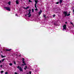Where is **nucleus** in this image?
I'll use <instances>...</instances> for the list:
<instances>
[{
	"instance_id": "f257e3e1",
	"label": "nucleus",
	"mask_w": 74,
	"mask_h": 74,
	"mask_svg": "<svg viewBox=\"0 0 74 74\" xmlns=\"http://www.w3.org/2000/svg\"><path fill=\"white\" fill-rule=\"evenodd\" d=\"M64 14H65V16H68L70 15V14L69 13L68 14V13H67V11H64Z\"/></svg>"
},
{
	"instance_id": "f03ea898",
	"label": "nucleus",
	"mask_w": 74,
	"mask_h": 74,
	"mask_svg": "<svg viewBox=\"0 0 74 74\" xmlns=\"http://www.w3.org/2000/svg\"><path fill=\"white\" fill-rule=\"evenodd\" d=\"M31 12V10L30 9H29L28 10V12L29 13L28 14V16L29 18H30L31 16H32V14H30Z\"/></svg>"
},
{
	"instance_id": "7ed1b4c3",
	"label": "nucleus",
	"mask_w": 74,
	"mask_h": 74,
	"mask_svg": "<svg viewBox=\"0 0 74 74\" xmlns=\"http://www.w3.org/2000/svg\"><path fill=\"white\" fill-rule=\"evenodd\" d=\"M17 68L18 69V70H20V71H23V70H22V67H19V66H18Z\"/></svg>"
},
{
	"instance_id": "20e7f679",
	"label": "nucleus",
	"mask_w": 74,
	"mask_h": 74,
	"mask_svg": "<svg viewBox=\"0 0 74 74\" xmlns=\"http://www.w3.org/2000/svg\"><path fill=\"white\" fill-rule=\"evenodd\" d=\"M5 8L6 10L10 11V8L5 7Z\"/></svg>"
},
{
	"instance_id": "39448f33",
	"label": "nucleus",
	"mask_w": 74,
	"mask_h": 74,
	"mask_svg": "<svg viewBox=\"0 0 74 74\" xmlns=\"http://www.w3.org/2000/svg\"><path fill=\"white\" fill-rule=\"evenodd\" d=\"M63 27L64 28L63 29V30H64H64H66V25H64L63 26Z\"/></svg>"
},
{
	"instance_id": "423d86ee",
	"label": "nucleus",
	"mask_w": 74,
	"mask_h": 74,
	"mask_svg": "<svg viewBox=\"0 0 74 74\" xmlns=\"http://www.w3.org/2000/svg\"><path fill=\"white\" fill-rule=\"evenodd\" d=\"M12 49H6V51H11Z\"/></svg>"
},
{
	"instance_id": "0eeeda50",
	"label": "nucleus",
	"mask_w": 74,
	"mask_h": 74,
	"mask_svg": "<svg viewBox=\"0 0 74 74\" xmlns=\"http://www.w3.org/2000/svg\"><path fill=\"white\" fill-rule=\"evenodd\" d=\"M16 2L17 4H19V1L18 0H16Z\"/></svg>"
},
{
	"instance_id": "6e6552de",
	"label": "nucleus",
	"mask_w": 74,
	"mask_h": 74,
	"mask_svg": "<svg viewBox=\"0 0 74 74\" xmlns=\"http://www.w3.org/2000/svg\"><path fill=\"white\" fill-rule=\"evenodd\" d=\"M38 1L35 0V3H36L35 4H37V3H38Z\"/></svg>"
},
{
	"instance_id": "1a4fd4ad",
	"label": "nucleus",
	"mask_w": 74,
	"mask_h": 74,
	"mask_svg": "<svg viewBox=\"0 0 74 74\" xmlns=\"http://www.w3.org/2000/svg\"><path fill=\"white\" fill-rule=\"evenodd\" d=\"M41 12H42V11L41 10H40L39 11V12L38 13V14H39V15H40V14H41Z\"/></svg>"
},
{
	"instance_id": "9d476101",
	"label": "nucleus",
	"mask_w": 74,
	"mask_h": 74,
	"mask_svg": "<svg viewBox=\"0 0 74 74\" xmlns=\"http://www.w3.org/2000/svg\"><path fill=\"white\" fill-rule=\"evenodd\" d=\"M27 68V66H25V67L24 68V70H26V69Z\"/></svg>"
},
{
	"instance_id": "9b49d317",
	"label": "nucleus",
	"mask_w": 74,
	"mask_h": 74,
	"mask_svg": "<svg viewBox=\"0 0 74 74\" xmlns=\"http://www.w3.org/2000/svg\"><path fill=\"white\" fill-rule=\"evenodd\" d=\"M62 3V0H60V4H61V3Z\"/></svg>"
},
{
	"instance_id": "f8f14e48",
	"label": "nucleus",
	"mask_w": 74,
	"mask_h": 74,
	"mask_svg": "<svg viewBox=\"0 0 74 74\" xmlns=\"http://www.w3.org/2000/svg\"><path fill=\"white\" fill-rule=\"evenodd\" d=\"M36 5H37V4H35V7L36 8H37V6H36Z\"/></svg>"
},
{
	"instance_id": "ddd939ff",
	"label": "nucleus",
	"mask_w": 74,
	"mask_h": 74,
	"mask_svg": "<svg viewBox=\"0 0 74 74\" xmlns=\"http://www.w3.org/2000/svg\"><path fill=\"white\" fill-rule=\"evenodd\" d=\"M1 57L2 58H5V56H3V55H1Z\"/></svg>"
},
{
	"instance_id": "4468645a",
	"label": "nucleus",
	"mask_w": 74,
	"mask_h": 74,
	"mask_svg": "<svg viewBox=\"0 0 74 74\" xmlns=\"http://www.w3.org/2000/svg\"><path fill=\"white\" fill-rule=\"evenodd\" d=\"M9 64L10 66H12V63H9Z\"/></svg>"
},
{
	"instance_id": "2eb2a0df",
	"label": "nucleus",
	"mask_w": 74,
	"mask_h": 74,
	"mask_svg": "<svg viewBox=\"0 0 74 74\" xmlns=\"http://www.w3.org/2000/svg\"><path fill=\"white\" fill-rule=\"evenodd\" d=\"M3 72H4V71H1V74H2V73H3Z\"/></svg>"
},
{
	"instance_id": "dca6fc26",
	"label": "nucleus",
	"mask_w": 74,
	"mask_h": 74,
	"mask_svg": "<svg viewBox=\"0 0 74 74\" xmlns=\"http://www.w3.org/2000/svg\"><path fill=\"white\" fill-rule=\"evenodd\" d=\"M11 3V2H9L8 3V4H9V5H10V4Z\"/></svg>"
},
{
	"instance_id": "f3484780",
	"label": "nucleus",
	"mask_w": 74,
	"mask_h": 74,
	"mask_svg": "<svg viewBox=\"0 0 74 74\" xmlns=\"http://www.w3.org/2000/svg\"><path fill=\"white\" fill-rule=\"evenodd\" d=\"M32 12H34V9H32Z\"/></svg>"
},
{
	"instance_id": "a211bd4d",
	"label": "nucleus",
	"mask_w": 74,
	"mask_h": 74,
	"mask_svg": "<svg viewBox=\"0 0 74 74\" xmlns=\"http://www.w3.org/2000/svg\"><path fill=\"white\" fill-rule=\"evenodd\" d=\"M43 16H44V17H46V16L45 15V14H44Z\"/></svg>"
},
{
	"instance_id": "6ab92c4d",
	"label": "nucleus",
	"mask_w": 74,
	"mask_h": 74,
	"mask_svg": "<svg viewBox=\"0 0 74 74\" xmlns=\"http://www.w3.org/2000/svg\"><path fill=\"white\" fill-rule=\"evenodd\" d=\"M29 2L30 3V2H32V1L30 0H29Z\"/></svg>"
},
{
	"instance_id": "aec40b11",
	"label": "nucleus",
	"mask_w": 74,
	"mask_h": 74,
	"mask_svg": "<svg viewBox=\"0 0 74 74\" xmlns=\"http://www.w3.org/2000/svg\"><path fill=\"white\" fill-rule=\"evenodd\" d=\"M35 11H38V9L37 8H36V9H35Z\"/></svg>"
},
{
	"instance_id": "412c9836",
	"label": "nucleus",
	"mask_w": 74,
	"mask_h": 74,
	"mask_svg": "<svg viewBox=\"0 0 74 74\" xmlns=\"http://www.w3.org/2000/svg\"><path fill=\"white\" fill-rule=\"evenodd\" d=\"M14 64H16V63L15 62V61H14Z\"/></svg>"
},
{
	"instance_id": "4be33fe9",
	"label": "nucleus",
	"mask_w": 74,
	"mask_h": 74,
	"mask_svg": "<svg viewBox=\"0 0 74 74\" xmlns=\"http://www.w3.org/2000/svg\"><path fill=\"white\" fill-rule=\"evenodd\" d=\"M22 66H24V65H26V64L25 63H24V64H22Z\"/></svg>"
},
{
	"instance_id": "5701e85b",
	"label": "nucleus",
	"mask_w": 74,
	"mask_h": 74,
	"mask_svg": "<svg viewBox=\"0 0 74 74\" xmlns=\"http://www.w3.org/2000/svg\"><path fill=\"white\" fill-rule=\"evenodd\" d=\"M5 74H8V72H5Z\"/></svg>"
},
{
	"instance_id": "b1692460",
	"label": "nucleus",
	"mask_w": 74,
	"mask_h": 74,
	"mask_svg": "<svg viewBox=\"0 0 74 74\" xmlns=\"http://www.w3.org/2000/svg\"><path fill=\"white\" fill-rule=\"evenodd\" d=\"M29 8V7H27V8Z\"/></svg>"
},
{
	"instance_id": "393cba45",
	"label": "nucleus",
	"mask_w": 74,
	"mask_h": 74,
	"mask_svg": "<svg viewBox=\"0 0 74 74\" xmlns=\"http://www.w3.org/2000/svg\"><path fill=\"white\" fill-rule=\"evenodd\" d=\"M24 60H25V59L24 58H23V60H22L23 61H24Z\"/></svg>"
},
{
	"instance_id": "a878e982",
	"label": "nucleus",
	"mask_w": 74,
	"mask_h": 74,
	"mask_svg": "<svg viewBox=\"0 0 74 74\" xmlns=\"http://www.w3.org/2000/svg\"><path fill=\"white\" fill-rule=\"evenodd\" d=\"M23 63H25V61H23Z\"/></svg>"
},
{
	"instance_id": "bb28decb",
	"label": "nucleus",
	"mask_w": 74,
	"mask_h": 74,
	"mask_svg": "<svg viewBox=\"0 0 74 74\" xmlns=\"http://www.w3.org/2000/svg\"><path fill=\"white\" fill-rule=\"evenodd\" d=\"M4 60H5L4 59H3L2 60V61L3 62V61H4Z\"/></svg>"
},
{
	"instance_id": "cd10ccee",
	"label": "nucleus",
	"mask_w": 74,
	"mask_h": 74,
	"mask_svg": "<svg viewBox=\"0 0 74 74\" xmlns=\"http://www.w3.org/2000/svg\"><path fill=\"white\" fill-rule=\"evenodd\" d=\"M15 74H18V73L16 72H15L14 73Z\"/></svg>"
},
{
	"instance_id": "c85d7f7f",
	"label": "nucleus",
	"mask_w": 74,
	"mask_h": 74,
	"mask_svg": "<svg viewBox=\"0 0 74 74\" xmlns=\"http://www.w3.org/2000/svg\"><path fill=\"white\" fill-rule=\"evenodd\" d=\"M53 17L54 18V17H55V15H53Z\"/></svg>"
},
{
	"instance_id": "c756f323",
	"label": "nucleus",
	"mask_w": 74,
	"mask_h": 74,
	"mask_svg": "<svg viewBox=\"0 0 74 74\" xmlns=\"http://www.w3.org/2000/svg\"><path fill=\"white\" fill-rule=\"evenodd\" d=\"M3 66L2 65H1V68H2V67Z\"/></svg>"
},
{
	"instance_id": "7c9ffc66",
	"label": "nucleus",
	"mask_w": 74,
	"mask_h": 74,
	"mask_svg": "<svg viewBox=\"0 0 74 74\" xmlns=\"http://www.w3.org/2000/svg\"><path fill=\"white\" fill-rule=\"evenodd\" d=\"M32 72H31V71H30L29 72V74H31Z\"/></svg>"
},
{
	"instance_id": "2f4dec72",
	"label": "nucleus",
	"mask_w": 74,
	"mask_h": 74,
	"mask_svg": "<svg viewBox=\"0 0 74 74\" xmlns=\"http://www.w3.org/2000/svg\"><path fill=\"white\" fill-rule=\"evenodd\" d=\"M71 24L72 25H73V24L72 23V22H71Z\"/></svg>"
},
{
	"instance_id": "473e14b6",
	"label": "nucleus",
	"mask_w": 74,
	"mask_h": 74,
	"mask_svg": "<svg viewBox=\"0 0 74 74\" xmlns=\"http://www.w3.org/2000/svg\"><path fill=\"white\" fill-rule=\"evenodd\" d=\"M27 14H26V15H25V16H27Z\"/></svg>"
},
{
	"instance_id": "72a5a7b5",
	"label": "nucleus",
	"mask_w": 74,
	"mask_h": 74,
	"mask_svg": "<svg viewBox=\"0 0 74 74\" xmlns=\"http://www.w3.org/2000/svg\"><path fill=\"white\" fill-rule=\"evenodd\" d=\"M59 2H57V3H56L57 4H58L59 3Z\"/></svg>"
},
{
	"instance_id": "f704fd0d",
	"label": "nucleus",
	"mask_w": 74,
	"mask_h": 74,
	"mask_svg": "<svg viewBox=\"0 0 74 74\" xmlns=\"http://www.w3.org/2000/svg\"><path fill=\"white\" fill-rule=\"evenodd\" d=\"M73 12H74L73 14H74V10H73Z\"/></svg>"
},
{
	"instance_id": "c9c22d12",
	"label": "nucleus",
	"mask_w": 74,
	"mask_h": 74,
	"mask_svg": "<svg viewBox=\"0 0 74 74\" xmlns=\"http://www.w3.org/2000/svg\"><path fill=\"white\" fill-rule=\"evenodd\" d=\"M18 15V14H16V16H17Z\"/></svg>"
},
{
	"instance_id": "e433bc0d",
	"label": "nucleus",
	"mask_w": 74,
	"mask_h": 74,
	"mask_svg": "<svg viewBox=\"0 0 74 74\" xmlns=\"http://www.w3.org/2000/svg\"><path fill=\"white\" fill-rule=\"evenodd\" d=\"M67 22H65V23L66 24H67Z\"/></svg>"
},
{
	"instance_id": "4c0bfd02",
	"label": "nucleus",
	"mask_w": 74,
	"mask_h": 74,
	"mask_svg": "<svg viewBox=\"0 0 74 74\" xmlns=\"http://www.w3.org/2000/svg\"><path fill=\"white\" fill-rule=\"evenodd\" d=\"M1 60H0V63H1Z\"/></svg>"
},
{
	"instance_id": "58836bf2",
	"label": "nucleus",
	"mask_w": 74,
	"mask_h": 74,
	"mask_svg": "<svg viewBox=\"0 0 74 74\" xmlns=\"http://www.w3.org/2000/svg\"><path fill=\"white\" fill-rule=\"evenodd\" d=\"M19 56H21V55H19Z\"/></svg>"
},
{
	"instance_id": "ea45409f",
	"label": "nucleus",
	"mask_w": 74,
	"mask_h": 74,
	"mask_svg": "<svg viewBox=\"0 0 74 74\" xmlns=\"http://www.w3.org/2000/svg\"><path fill=\"white\" fill-rule=\"evenodd\" d=\"M45 18H46V17H45Z\"/></svg>"
}]
</instances>
